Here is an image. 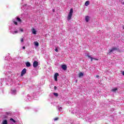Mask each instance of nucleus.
I'll return each instance as SVG.
<instances>
[{
	"instance_id": "17",
	"label": "nucleus",
	"mask_w": 124,
	"mask_h": 124,
	"mask_svg": "<svg viewBox=\"0 0 124 124\" xmlns=\"http://www.w3.org/2000/svg\"><path fill=\"white\" fill-rule=\"evenodd\" d=\"M117 91H118L117 88H113L111 90V91L113 92V93H116V92H117Z\"/></svg>"
},
{
	"instance_id": "9",
	"label": "nucleus",
	"mask_w": 124,
	"mask_h": 124,
	"mask_svg": "<svg viewBox=\"0 0 124 124\" xmlns=\"http://www.w3.org/2000/svg\"><path fill=\"white\" fill-rule=\"evenodd\" d=\"M59 76V73H56L54 75V80L55 81H58V77Z\"/></svg>"
},
{
	"instance_id": "16",
	"label": "nucleus",
	"mask_w": 124,
	"mask_h": 124,
	"mask_svg": "<svg viewBox=\"0 0 124 124\" xmlns=\"http://www.w3.org/2000/svg\"><path fill=\"white\" fill-rule=\"evenodd\" d=\"M34 46H36V47H38L39 45V44L37 42H34Z\"/></svg>"
},
{
	"instance_id": "4",
	"label": "nucleus",
	"mask_w": 124,
	"mask_h": 124,
	"mask_svg": "<svg viewBox=\"0 0 124 124\" xmlns=\"http://www.w3.org/2000/svg\"><path fill=\"white\" fill-rule=\"evenodd\" d=\"M26 73H27V69L26 68H24L21 71V73L20 76L21 77L24 76V75H25V74H26Z\"/></svg>"
},
{
	"instance_id": "21",
	"label": "nucleus",
	"mask_w": 124,
	"mask_h": 124,
	"mask_svg": "<svg viewBox=\"0 0 124 124\" xmlns=\"http://www.w3.org/2000/svg\"><path fill=\"white\" fill-rule=\"evenodd\" d=\"M10 121H11L12 123H16V121L13 118H11L10 119Z\"/></svg>"
},
{
	"instance_id": "2",
	"label": "nucleus",
	"mask_w": 124,
	"mask_h": 124,
	"mask_svg": "<svg viewBox=\"0 0 124 124\" xmlns=\"http://www.w3.org/2000/svg\"><path fill=\"white\" fill-rule=\"evenodd\" d=\"M4 73L5 75H7V77L5 78V80L4 78L0 79V83L1 85L5 84L8 85V86H10L11 85V76L12 74L10 73V72H5Z\"/></svg>"
},
{
	"instance_id": "7",
	"label": "nucleus",
	"mask_w": 124,
	"mask_h": 124,
	"mask_svg": "<svg viewBox=\"0 0 124 124\" xmlns=\"http://www.w3.org/2000/svg\"><path fill=\"white\" fill-rule=\"evenodd\" d=\"M87 56H88L89 59H91V62H93V60H95V61H98V59H95L92 57L91 56L89 55V54H87Z\"/></svg>"
},
{
	"instance_id": "31",
	"label": "nucleus",
	"mask_w": 124,
	"mask_h": 124,
	"mask_svg": "<svg viewBox=\"0 0 124 124\" xmlns=\"http://www.w3.org/2000/svg\"><path fill=\"white\" fill-rule=\"evenodd\" d=\"M52 11H53V12H55V9H53L52 10Z\"/></svg>"
},
{
	"instance_id": "27",
	"label": "nucleus",
	"mask_w": 124,
	"mask_h": 124,
	"mask_svg": "<svg viewBox=\"0 0 124 124\" xmlns=\"http://www.w3.org/2000/svg\"><path fill=\"white\" fill-rule=\"evenodd\" d=\"M21 41L22 42H23V41H24V39H23V38H22L21 39Z\"/></svg>"
},
{
	"instance_id": "8",
	"label": "nucleus",
	"mask_w": 124,
	"mask_h": 124,
	"mask_svg": "<svg viewBox=\"0 0 124 124\" xmlns=\"http://www.w3.org/2000/svg\"><path fill=\"white\" fill-rule=\"evenodd\" d=\"M118 50V48L117 47H113L111 49L109 50V54L110 53H112V52H114V51H117Z\"/></svg>"
},
{
	"instance_id": "6",
	"label": "nucleus",
	"mask_w": 124,
	"mask_h": 124,
	"mask_svg": "<svg viewBox=\"0 0 124 124\" xmlns=\"http://www.w3.org/2000/svg\"><path fill=\"white\" fill-rule=\"evenodd\" d=\"M11 93L12 94H16V93H17V91L16 89H11Z\"/></svg>"
},
{
	"instance_id": "11",
	"label": "nucleus",
	"mask_w": 124,
	"mask_h": 124,
	"mask_svg": "<svg viewBox=\"0 0 124 124\" xmlns=\"http://www.w3.org/2000/svg\"><path fill=\"white\" fill-rule=\"evenodd\" d=\"M32 31V33L33 34H36V31L35 30V29L34 28H32V30H31Z\"/></svg>"
},
{
	"instance_id": "22",
	"label": "nucleus",
	"mask_w": 124,
	"mask_h": 124,
	"mask_svg": "<svg viewBox=\"0 0 124 124\" xmlns=\"http://www.w3.org/2000/svg\"><path fill=\"white\" fill-rule=\"evenodd\" d=\"M2 124H7V120H4L2 122Z\"/></svg>"
},
{
	"instance_id": "29",
	"label": "nucleus",
	"mask_w": 124,
	"mask_h": 124,
	"mask_svg": "<svg viewBox=\"0 0 124 124\" xmlns=\"http://www.w3.org/2000/svg\"><path fill=\"white\" fill-rule=\"evenodd\" d=\"M22 49H26V47L23 46V47H22Z\"/></svg>"
},
{
	"instance_id": "3",
	"label": "nucleus",
	"mask_w": 124,
	"mask_h": 124,
	"mask_svg": "<svg viewBox=\"0 0 124 124\" xmlns=\"http://www.w3.org/2000/svg\"><path fill=\"white\" fill-rule=\"evenodd\" d=\"M73 14V9H71L70 10V12L68 14V16H67V20L68 21H69L71 19V17H72V15Z\"/></svg>"
},
{
	"instance_id": "28",
	"label": "nucleus",
	"mask_w": 124,
	"mask_h": 124,
	"mask_svg": "<svg viewBox=\"0 0 124 124\" xmlns=\"http://www.w3.org/2000/svg\"><path fill=\"white\" fill-rule=\"evenodd\" d=\"M96 78H99V76L97 75V76H96Z\"/></svg>"
},
{
	"instance_id": "25",
	"label": "nucleus",
	"mask_w": 124,
	"mask_h": 124,
	"mask_svg": "<svg viewBox=\"0 0 124 124\" xmlns=\"http://www.w3.org/2000/svg\"><path fill=\"white\" fill-rule=\"evenodd\" d=\"M22 8H24V9H26V8H27V5H24Z\"/></svg>"
},
{
	"instance_id": "12",
	"label": "nucleus",
	"mask_w": 124,
	"mask_h": 124,
	"mask_svg": "<svg viewBox=\"0 0 124 124\" xmlns=\"http://www.w3.org/2000/svg\"><path fill=\"white\" fill-rule=\"evenodd\" d=\"M90 20V16H85V21L88 23Z\"/></svg>"
},
{
	"instance_id": "32",
	"label": "nucleus",
	"mask_w": 124,
	"mask_h": 124,
	"mask_svg": "<svg viewBox=\"0 0 124 124\" xmlns=\"http://www.w3.org/2000/svg\"><path fill=\"white\" fill-rule=\"evenodd\" d=\"M123 29L124 30V25L122 26Z\"/></svg>"
},
{
	"instance_id": "14",
	"label": "nucleus",
	"mask_w": 124,
	"mask_h": 124,
	"mask_svg": "<svg viewBox=\"0 0 124 124\" xmlns=\"http://www.w3.org/2000/svg\"><path fill=\"white\" fill-rule=\"evenodd\" d=\"M11 59V57L9 56H8L5 57V61H10Z\"/></svg>"
},
{
	"instance_id": "26",
	"label": "nucleus",
	"mask_w": 124,
	"mask_h": 124,
	"mask_svg": "<svg viewBox=\"0 0 124 124\" xmlns=\"http://www.w3.org/2000/svg\"><path fill=\"white\" fill-rule=\"evenodd\" d=\"M55 51H56L57 52H58V48H56L55 49Z\"/></svg>"
},
{
	"instance_id": "1",
	"label": "nucleus",
	"mask_w": 124,
	"mask_h": 124,
	"mask_svg": "<svg viewBox=\"0 0 124 124\" xmlns=\"http://www.w3.org/2000/svg\"><path fill=\"white\" fill-rule=\"evenodd\" d=\"M12 22L13 24L9 27V31L10 33H12V34H17V33H19L20 31H21V32L24 31L23 28H20L19 30H18V25L22 23L21 18L16 16L13 19Z\"/></svg>"
},
{
	"instance_id": "30",
	"label": "nucleus",
	"mask_w": 124,
	"mask_h": 124,
	"mask_svg": "<svg viewBox=\"0 0 124 124\" xmlns=\"http://www.w3.org/2000/svg\"><path fill=\"white\" fill-rule=\"evenodd\" d=\"M122 74H123V75H124V71H123V72H122Z\"/></svg>"
},
{
	"instance_id": "5",
	"label": "nucleus",
	"mask_w": 124,
	"mask_h": 124,
	"mask_svg": "<svg viewBox=\"0 0 124 124\" xmlns=\"http://www.w3.org/2000/svg\"><path fill=\"white\" fill-rule=\"evenodd\" d=\"M33 67H37L38 66V62L37 61H34L33 63Z\"/></svg>"
},
{
	"instance_id": "33",
	"label": "nucleus",
	"mask_w": 124,
	"mask_h": 124,
	"mask_svg": "<svg viewBox=\"0 0 124 124\" xmlns=\"http://www.w3.org/2000/svg\"><path fill=\"white\" fill-rule=\"evenodd\" d=\"M56 88H57V87L55 86V89H56Z\"/></svg>"
},
{
	"instance_id": "10",
	"label": "nucleus",
	"mask_w": 124,
	"mask_h": 124,
	"mask_svg": "<svg viewBox=\"0 0 124 124\" xmlns=\"http://www.w3.org/2000/svg\"><path fill=\"white\" fill-rule=\"evenodd\" d=\"M31 97L29 94L27 95V97L25 98V100L26 101H28L29 100H31Z\"/></svg>"
},
{
	"instance_id": "24",
	"label": "nucleus",
	"mask_w": 124,
	"mask_h": 124,
	"mask_svg": "<svg viewBox=\"0 0 124 124\" xmlns=\"http://www.w3.org/2000/svg\"><path fill=\"white\" fill-rule=\"evenodd\" d=\"M58 120H59V117H56L55 118L53 119L54 122H56V121H58Z\"/></svg>"
},
{
	"instance_id": "13",
	"label": "nucleus",
	"mask_w": 124,
	"mask_h": 124,
	"mask_svg": "<svg viewBox=\"0 0 124 124\" xmlns=\"http://www.w3.org/2000/svg\"><path fill=\"white\" fill-rule=\"evenodd\" d=\"M62 68L63 69V70H65L66 68H67V67L66 65H62Z\"/></svg>"
},
{
	"instance_id": "19",
	"label": "nucleus",
	"mask_w": 124,
	"mask_h": 124,
	"mask_svg": "<svg viewBox=\"0 0 124 124\" xmlns=\"http://www.w3.org/2000/svg\"><path fill=\"white\" fill-rule=\"evenodd\" d=\"M53 94H54V95L56 97H58V96H59V94L57 93H53Z\"/></svg>"
},
{
	"instance_id": "18",
	"label": "nucleus",
	"mask_w": 124,
	"mask_h": 124,
	"mask_svg": "<svg viewBox=\"0 0 124 124\" xmlns=\"http://www.w3.org/2000/svg\"><path fill=\"white\" fill-rule=\"evenodd\" d=\"M89 4H90V1H86L85 3V6H88Z\"/></svg>"
},
{
	"instance_id": "15",
	"label": "nucleus",
	"mask_w": 124,
	"mask_h": 124,
	"mask_svg": "<svg viewBox=\"0 0 124 124\" xmlns=\"http://www.w3.org/2000/svg\"><path fill=\"white\" fill-rule=\"evenodd\" d=\"M27 67H30L31 66V63L30 62H27L26 63Z\"/></svg>"
},
{
	"instance_id": "20",
	"label": "nucleus",
	"mask_w": 124,
	"mask_h": 124,
	"mask_svg": "<svg viewBox=\"0 0 124 124\" xmlns=\"http://www.w3.org/2000/svg\"><path fill=\"white\" fill-rule=\"evenodd\" d=\"M58 109L59 111H60L61 112L62 110V107L58 106Z\"/></svg>"
},
{
	"instance_id": "23",
	"label": "nucleus",
	"mask_w": 124,
	"mask_h": 124,
	"mask_svg": "<svg viewBox=\"0 0 124 124\" xmlns=\"http://www.w3.org/2000/svg\"><path fill=\"white\" fill-rule=\"evenodd\" d=\"M84 75V74H83V73H80L79 74V77H82V76H83Z\"/></svg>"
}]
</instances>
